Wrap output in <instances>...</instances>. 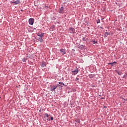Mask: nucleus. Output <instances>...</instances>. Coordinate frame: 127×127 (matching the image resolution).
Wrapping results in <instances>:
<instances>
[{
    "label": "nucleus",
    "instance_id": "nucleus-23",
    "mask_svg": "<svg viewBox=\"0 0 127 127\" xmlns=\"http://www.w3.org/2000/svg\"><path fill=\"white\" fill-rule=\"evenodd\" d=\"M101 99H102V100H105V98L104 97H101Z\"/></svg>",
    "mask_w": 127,
    "mask_h": 127
},
{
    "label": "nucleus",
    "instance_id": "nucleus-25",
    "mask_svg": "<svg viewBox=\"0 0 127 127\" xmlns=\"http://www.w3.org/2000/svg\"><path fill=\"white\" fill-rule=\"evenodd\" d=\"M104 109H106L107 108V106H104Z\"/></svg>",
    "mask_w": 127,
    "mask_h": 127
},
{
    "label": "nucleus",
    "instance_id": "nucleus-33",
    "mask_svg": "<svg viewBox=\"0 0 127 127\" xmlns=\"http://www.w3.org/2000/svg\"><path fill=\"white\" fill-rule=\"evenodd\" d=\"M78 123H80V121H79V122H78Z\"/></svg>",
    "mask_w": 127,
    "mask_h": 127
},
{
    "label": "nucleus",
    "instance_id": "nucleus-30",
    "mask_svg": "<svg viewBox=\"0 0 127 127\" xmlns=\"http://www.w3.org/2000/svg\"><path fill=\"white\" fill-rule=\"evenodd\" d=\"M58 86H60V85L58 84Z\"/></svg>",
    "mask_w": 127,
    "mask_h": 127
},
{
    "label": "nucleus",
    "instance_id": "nucleus-3",
    "mask_svg": "<svg viewBox=\"0 0 127 127\" xmlns=\"http://www.w3.org/2000/svg\"><path fill=\"white\" fill-rule=\"evenodd\" d=\"M64 9H65V8H64L63 6H62L59 8V12L60 13H64V12H65V11L64 10Z\"/></svg>",
    "mask_w": 127,
    "mask_h": 127
},
{
    "label": "nucleus",
    "instance_id": "nucleus-28",
    "mask_svg": "<svg viewBox=\"0 0 127 127\" xmlns=\"http://www.w3.org/2000/svg\"><path fill=\"white\" fill-rule=\"evenodd\" d=\"M79 80V78H76V80Z\"/></svg>",
    "mask_w": 127,
    "mask_h": 127
},
{
    "label": "nucleus",
    "instance_id": "nucleus-6",
    "mask_svg": "<svg viewBox=\"0 0 127 127\" xmlns=\"http://www.w3.org/2000/svg\"><path fill=\"white\" fill-rule=\"evenodd\" d=\"M19 2H20L19 0H16L15 1H10V3H14V4H19Z\"/></svg>",
    "mask_w": 127,
    "mask_h": 127
},
{
    "label": "nucleus",
    "instance_id": "nucleus-7",
    "mask_svg": "<svg viewBox=\"0 0 127 127\" xmlns=\"http://www.w3.org/2000/svg\"><path fill=\"white\" fill-rule=\"evenodd\" d=\"M69 30L70 32V33H74V32H75V29H74V28H70L69 29Z\"/></svg>",
    "mask_w": 127,
    "mask_h": 127
},
{
    "label": "nucleus",
    "instance_id": "nucleus-9",
    "mask_svg": "<svg viewBox=\"0 0 127 127\" xmlns=\"http://www.w3.org/2000/svg\"><path fill=\"white\" fill-rule=\"evenodd\" d=\"M41 67H46V63H43L41 64Z\"/></svg>",
    "mask_w": 127,
    "mask_h": 127
},
{
    "label": "nucleus",
    "instance_id": "nucleus-11",
    "mask_svg": "<svg viewBox=\"0 0 127 127\" xmlns=\"http://www.w3.org/2000/svg\"><path fill=\"white\" fill-rule=\"evenodd\" d=\"M38 40L39 41V42H42L43 41V39H42V37H40Z\"/></svg>",
    "mask_w": 127,
    "mask_h": 127
},
{
    "label": "nucleus",
    "instance_id": "nucleus-31",
    "mask_svg": "<svg viewBox=\"0 0 127 127\" xmlns=\"http://www.w3.org/2000/svg\"><path fill=\"white\" fill-rule=\"evenodd\" d=\"M101 19H104V18H102Z\"/></svg>",
    "mask_w": 127,
    "mask_h": 127
},
{
    "label": "nucleus",
    "instance_id": "nucleus-21",
    "mask_svg": "<svg viewBox=\"0 0 127 127\" xmlns=\"http://www.w3.org/2000/svg\"><path fill=\"white\" fill-rule=\"evenodd\" d=\"M79 47H80V48H82V47H85V46L81 45H80V46Z\"/></svg>",
    "mask_w": 127,
    "mask_h": 127
},
{
    "label": "nucleus",
    "instance_id": "nucleus-22",
    "mask_svg": "<svg viewBox=\"0 0 127 127\" xmlns=\"http://www.w3.org/2000/svg\"><path fill=\"white\" fill-rule=\"evenodd\" d=\"M113 63L115 65H116V64H117V62H113Z\"/></svg>",
    "mask_w": 127,
    "mask_h": 127
},
{
    "label": "nucleus",
    "instance_id": "nucleus-17",
    "mask_svg": "<svg viewBox=\"0 0 127 127\" xmlns=\"http://www.w3.org/2000/svg\"><path fill=\"white\" fill-rule=\"evenodd\" d=\"M54 120V118H53V117H51V119H49V121H53Z\"/></svg>",
    "mask_w": 127,
    "mask_h": 127
},
{
    "label": "nucleus",
    "instance_id": "nucleus-19",
    "mask_svg": "<svg viewBox=\"0 0 127 127\" xmlns=\"http://www.w3.org/2000/svg\"><path fill=\"white\" fill-rule=\"evenodd\" d=\"M45 115L47 118H48L49 117V115L47 113H46Z\"/></svg>",
    "mask_w": 127,
    "mask_h": 127
},
{
    "label": "nucleus",
    "instance_id": "nucleus-15",
    "mask_svg": "<svg viewBox=\"0 0 127 127\" xmlns=\"http://www.w3.org/2000/svg\"><path fill=\"white\" fill-rule=\"evenodd\" d=\"M87 38H86V37H83V38H82V41H87Z\"/></svg>",
    "mask_w": 127,
    "mask_h": 127
},
{
    "label": "nucleus",
    "instance_id": "nucleus-20",
    "mask_svg": "<svg viewBox=\"0 0 127 127\" xmlns=\"http://www.w3.org/2000/svg\"><path fill=\"white\" fill-rule=\"evenodd\" d=\"M92 43L93 44H96V43H97V42H96L95 41H92Z\"/></svg>",
    "mask_w": 127,
    "mask_h": 127
},
{
    "label": "nucleus",
    "instance_id": "nucleus-13",
    "mask_svg": "<svg viewBox=\"0 0 127 127\" xmlns=\"http://www.w3.org/2000/svg\"><path fill=\"white\" fill-rule=\"evenodd\" d=\"M59 84H61V85H63V86H64V87H66L67 85H65L64 83H63V82H59Z\"/></svg>",
    "mask_w": 127,
    "mask_h": 127
},
{
    "label": "nucleus",
    "instance_id": "nucleus-14",
    "mask_svg": "<svg viewBox=\"0 0 127 127\" xmlns=\"http://www.w3.org/2000/svg\"><path fill=\"white\" fill-rule=\"evenodd\" d=\"M108 65H111V66H116V64H114L113 63H109Z\"/></svg>",
    "mask_w": 127,
    "mask_h": 127
},
{
    "label": "nucleus",
    "instance_id": "nucleus-29",
    "mask_svg": "<svg viewBox=\"0 0 127 127\" xmlns=\"http://www.w3.org/2000/svg\"><path fill=\"white\" fill-rule=\"evenodd\" d=\"M21 11H23V10L21 9Z\"/></svg>",
    "mask_w": 127,
    "mask_h": 127
},
{
    "label": "nucleus",
    "instance_id": "nucleus-18",
    "mask_svg": "<svg viewBox=\"0 0 127 127\" xmlns=\"http://www.w3.org/2000/svg\"><path fill=\"white\" fill-rule=\"evenodd\" d=\"M127 74L126 73V74L123 76V78H126V77H127Z\"/></svg>",
    "mask_w": 127,
    "mask_h": 127
},
{
    "label": "nucleus",
    "instance_id": "nucleus-2",
    "mask_svg": "<svg viewBox=\"0 0 127 127\" xmlns=\"http://www.w3.org/2000/svg\"><path fill=\"white\" fill-rule=\"evenodd\" d=\"M29 23L31 25H33V23H34V19L33 18H31L29 19Z\"/></svg>",
    "mask_w": 127,
    "mask_h": 127
},
{
    "label": "nucleus",
    "instance_id": "nucleus-32",
    "mask_svg": "<svg viewBox=\"0 0 127 127\" xmlns=\"http://www.w3.org/2000/svg\"><path fill=\"white\" fill-rule=\"evenodd\" d=\"M34 29H36V28H35Z\"/></svg>",
    "mask_w": 127,
    "mask_h": 127
},
{
    "label": "nucleus",
    "instance_id": "nucleus-5",
    "mask_svg": "<svg viewBox=\"0 0 127 127\" xmlns=\"http://www.w3.org/2000/svg\"><path fill=\"white\" fill-rule=\"evenodd\" d=\"M57 88V86H51V92H54V91H55V89Z\"/></svg>",
    "mask_w": 127,
    "mask_h": 127
},
{
    "label": "nucleus",
    "instance_id": "nucleus-4",
    "mask_svg": "<svg viewBox=\"0 0 127 127\" xmlns=\"http://www.w3.org/2000/svg\"><path fill=\"white\" fill-rule=\"evenodd\" d=\"M37 36H39V37H43V36H44V33L40 32L37 33Z\"/></svg>",
    "mask_w": 127,
    "mask_h": 127
},
{
    "label": "nucleus",
    "instance_id": "nucleus-10",
    "mask_svg": "<svg viewBox=\"0 0 127 127\" xmlns=\"http://www.w3.org/2000/svg\"><path fill=\"white\" fill-rule=\"evenodd\" d=\"M110 34H110V33L109 32H106L105 33L104 35H105V37H108L107 35H110Z\"/></svg>",
    "mask_w": 127,
    "mask_h": 127
},
{
    "label": "nucleus",
    "instance_id": "nucleus-1",
    "mask_svg": "<svg viewBox=\"0 0 127 127\" xmlns=\"http://www.w3.org/2000/svg\"><path fill=\"white\" fill-rule=\"evenodd\" d=\"M72 75H76V74H78V72H79V70L78 68H75L74 70H72Z\"/></svg>",
    "mask_w": 127,
    "mask_h": 127
},
{
    "label": "nucleus",
    "instance_id": "nucleus-8",
    "mask_svg": "<svg viewBox=\"0 0 127 127\" xmlns=\"http://www.w3.org/2000/svg\"><path fill=\"white\" fill-rule=\"evenodd\" d=\"M60 51L61 52H62V53H63V55H64V54H66V51L64 49H61L60 50Z\"/></svg>",
    "mask_w": 127,
    "mask_h": 127
},
{
    "label": "nucleus",
    "instance_id": "nucleus-12",
    "mask_svg": "<svg viewBox=\"0 0 127 127\" xmlns=\"http://www.w3.org/2000/svg\"><path fill=\"white\" fill-rule=\"evenodd\" d=\"M116 71L117 72L118 75H119L120 76L122 75V72L121 71H119L118 70H116Z\"/></svg>",
    "mask_w": 127,
    "mask_h": 127
},
{
    "label": "nucleus",
    "instance_id": "nucleus-16",
    "mask_svg": "<svg viewBox=\"0 0 127 127\" xmlns=\"http://www.w3.org/2000/svg\"><path fill=\"white\" fill-rule=\"evenodd\" d=\"M96 22L97 24L100 23V22H101V20H100V19H98L97 20H96Z\"/></svg>",
    "mask_w": 127,
    "mask_h": 127
},
{
    "label": "nucleus",
    "instance_id": "nucleus-24",
    "mask_svg": "<svg viewBox=\"0 0 127 127\" xmlns=\"http://www.w3.org/2000/svg\"><path fill=\"white\" fill-rule=\"evenodd\" d=\"M22 61H23V62H25V60L24 59L22 60Z\"/></svg>",
    "mask_w": 127,
    "mask_h": 127
},
{
    "label": "nucleus",
    "instance_id": "nucleus-27",
    "mask_svg": "<svg viewBox=\"0 0 127 127\" xmlns=\"http://www.w3.org/2000/svg\"><path fill=\"white\" fill-rule=\"evenodd\" d=\"M40 113L41 112V109H40L39 111Z\"/></svg>",
    "mask_w": 127,
    "mask_h": 127
},
{
    "label": "nucleus",
    "instance_id": "nucleus-26",
    "mask_svg": "<svg viewBox=\"0 0 127 127\" xmlns=\"http://www.w3.org/2000/svg\"><path fill=\"white\" fill-rule=\"evenodd\" d=\"M100 28H101V29H103V27L101 26Z\"/></svg>",
    "mask_w": 127,
    "mask_h": 127
}]
</instances>
